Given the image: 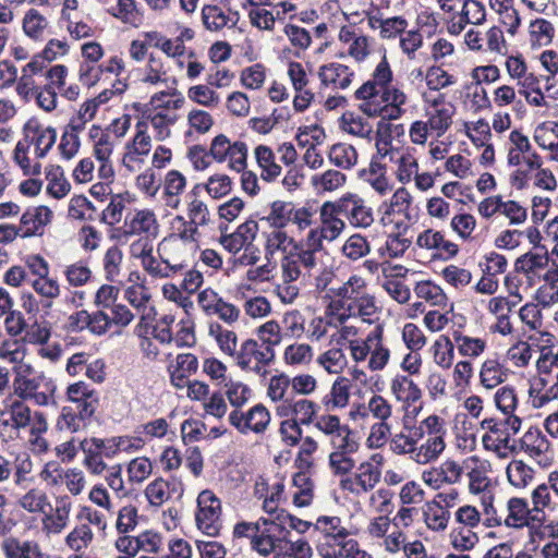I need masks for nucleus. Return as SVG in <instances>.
Wrapping results in <instances>:
<instances>
[{"label": "nucleus", "instance_id": "48", "mask_svg": "<svg viewBox=\"0 0 558 558\" xmlns=\"http://www.w3.org/2000/svg\"><path fill=\"white\" fill-rule=\"evenodd\" d=\"M229 157V167L238 172H241L246 167L247 146L244 142H234L231 146Z\"/></svg>", "mask_w": 558, "mask_h": 558}, {"label": "nucleus", "instance_id": "63", "mask_svg": "<svg viewBox=\"0 0 558 558\" xmlns=\"http://www.w3.org/2000/svg\"><path fill=\"white\" fill-rule=\"evenodd\" d=\"M284 33L294 47L306 49L312 43L310 33L305 28H301L296 25L288 24L284 27Z\"/></svg>", "mask_w": 558, "mask_h": 558}, {"label": "nucleus", "instance_id": "62", "mask_svg": "<svg viewBox=\"0 0 558 558\" xmlns=\"http://www.w3.org/2000/svg\"><path fill=\"white\" fill-rule=\"evenodd\" d=\"M350 454L341 453V452H331L329 454V465L333 470V473L337 475H343L351 472L354 468L355 463Z\"/></svg>", "mask_w": 558, "mask_h": 558}, {"label": "nucleus", "instance_id": "40", "mask_svg": "<svg viewBox=\"0 0 558 558\" xmlns=\"http://www.w3.org/2000/svg\"><path fill=\"white\" fill-rule=\"evenodd\" d=\"M93 539L92 530L87 524H82L81 526L74 529L66 536V544L69 547L75 551H80L82 548L87 547V545Z\"/></svg>", "mask_w": 558, "mask_h": 558}, {"label": "nucleus", "instance_id": "44", "mask_svg": "<svg viewBox=\"0 0 558 558\" xmlns=\"http://www.w3.org/2000/svg\"><path fill=\"white\" fill-rule=\"evenodd\" d=\"M345 175L338 170H327L320 177L313 178V184L325 191H333L344 184Z\"/></svg>", "mask_w": 558, "mask_h": 558}, {"label": "nucleus", "instance_id": "53", "mask_svg": "<svg viewBox=\"0 0 558 558\" xmlns=\"http://www.w3.org/2000/svg\"><path fill=\"white\" fill-rule=\"evenodd\" d=\"M318 362L329 373H337L345 364V356L341 349H330L318 359Z\"/></svg>", "mask_w": 558, "mask_h": 558}, {"label": "nucleus", "instance_id": "14", "mask_svg": "<svg viewBox=\"0 0 558 558\" xmlns=\"http://www.w3.org/2000/svg\"><path fill=\"white\" fill-rule=\"evenodd\" d=\"M424 521L428 529L433 531H444L448 526L450 512L440 507L437 502H427L424 508Z\"/></svg>", "mask_w": 558, "mask_h": 558}, {"label": "nucleus", "instance_id": "46", "mask_svg": "<svg viewBox=\"0 0 558 558\" xmlns=\"http://www.w3.org/2000/svg\"><path fill=\"white\" fill-rule=\"evenodd\" d=\"M452 123V113L446 109H436V111L430 114L427 124L430 130L436 131L437 135H442Z\"/></svg>", "mask_w": 558, "mask_h": 558}, {"label": "nucleus", "instance_id": "17", "mask_svg": "<svg viewBox=\"0 0 558 558\" xmlns=\"http://www.w3.org/2000/svg\"><path fill=\"white\" fill-rule=\"evenodd\" d=\"M47 26V19L36 9H31L25 13L23 19V31L29 38L40 40Z\"/></svg>", "mask_w": 558, "mask_h": 558}, {"label": "nucleus", "instance_id": "30", "mask_svg": "<svg viewBox=\"0 0 558 558\" xmlns=\"http://www.w3.org/2000/svg\"><path fill=\"white\" fill-rule=\"evenodd\" d=\"M433 348L435 363L444 368H449L454 355V347L451 340L444 337V340H437Z\"/></svg>", "mask_w": 558, "mask_h": 558}, {"label": "nucleus", "instance_id": "38", "mask_svg": "<svg viewBox=\"0 0 558 558\" xmlns=\"http://www.w3.org/2000/svg\"><path fill=\"white\" fill-rule=\"evenodd\" d=\"M454 82L453 77L439 66H430L426 72V84L432 90H439Z\"/></svg>", "mask_w": 558, "mask_h": 558}, {"label": "nucleus", "instance_id": "18", "mask_svg": "<svg viewBox=\"0 0 558 558\" xmlns=\"http://www.w3.org/2000/svg\"><path fill=\"white\" fill-rule=\"evenodd\" d=\"M86 426L87 424L78 417L72 405H66L61 409V413L56 423L58 430L69 433H76Z\"/></svg>", "mask_w": 558, "mask_h": 558}, {"label": "nucleus", "instance_id": "61", "mask_svg": "<svg viewBox=\"0 0 558 558\" xmlns=\"http://www.w3.org/2000/svg\"><path fill=\"white\" fill-rule=\"evenodd\" d=\"M442 276L450 284L466 286L471 282L472 275L469 270L449 265L442 270Z\"/></svg>", "mask_w": 558, "mask_h": 558}, {"label": "nucleus", "instance_id": "33", "mask_svg": "<svg viewBox=\"0 0 558 558\" xmlns=\"http://www.w3.org/2000/svg\"><path fill=\"white\" fill-rule=\"evenodd\" d=\"M342 252L348 258L356 260L369 252V246L364 236L353 234L345 241Z\"/></svg>", "mask_w": 558, "mask_h": 558}, {"label": "nucleus", "instance_id": "4", "mask_svg": "<svg viewBox=\"0 0 558 558\" xmlns=\"http://www.w3.org/2000/svg\"><path fill=\"white\" fill-rule=\"evenodd\" d=\"M13 385L15 393L24 400L28 399L32 393L39 389H46L51 395L57 389L52 379L46 377L43 373L34 374L32 377H28L27 374H17Z\"/></svg>", "mask_w": 558, "mask_h": 558}, {"label": "nucleus", "instance_id": "49", "mask_svg": "<svg viewBox=\"0 0 558 558\" xmlns=\"http://www.w3.org/2000/svg\"><path fill=\"white\" fill-rule=\"evenodd\" d=\"M317 405L315 402L302 399L293 403L291 413L299 416V424L308 425L313 422Z\"/></svg>", "mask_w": 558, "mask_h": 558}, {"label": "nucleus", "instance_id": "35", "mask_svg": "<svg viewBox=\"0 0 558 558\" xmlns=\"http://www.w3.org/2000/svg\"><path fill=\"white\" fill-rule=\"evenodd\" d=\"M375 23H378L383 38H393L402 34L408 26L407 20L401 16H393L386 20L375 19Z\"/></svg>", "mask_w": 558, "mask_h": 558}, {"label": "nucleus", "instance_id": "1", "mask_svg": "<svg viewBox=\"0 0 558 558\" xmlns=\"http://www.w3.org/2000/svg\"><path fill=\"white\" fill-rule=\"evenodd\" d=\"M221 504L219 498L209 489L199 493L197 497L196 525L208 536H217L221 529Z\"/></svg>", "mask_w": 558, "mask_h": 558}, {"label": "nucleus", "instance_id": "31", "mask_svg": "<svg viewBox=\"0 0 558 558\" xmlns=\"http://www.w3.org/2000/svg\"><path fill=\"white\" fill-rule=\"evenodd\" d=\"M360 473L355 475L356 483L362 492H368L379 482L380 472L368 462L362 463L359 468Z\"/></svg>", "mask_w": 558, "mask_h": 558}, {"label": "nucleus", "instance_id": "19", "mask_svg": "<svg viewBox=\"0 0 558 558\" xmlns=\"http://www.w3.org/2000/svg\"><path fill=\"white\" fill-rule=\"evenodd\" d=\"M445 449V441L441 435H435L427 439L425 445H422L420 450L415 453L414 460L417 463H427L436 459Z\"/></svg>", "mask_w": 558, "mask_h": 558}, {"label": "nucleus", "instance_id": "34", "mask_svg": "<svg viewBox=\"0 0 558 558\" xmlns=\"http://www.w3.org/2000/svg\"><path fill=\"white\" fill-rule=\"evenodd\" d=\"M331 400L328 399V396L325 397L324 402L328 407L329 403H332L333 408H343L347 405L349 401V386H348V379L341 377L338 378L330 391Z\"/></svg>", "mask_w": 558, "mask_h": 558}, {"label": "nucleus", "instance_id": "25", "mask_svg": "<svg viewBox=\"0 0 558 558\" xmlns=\"http://www.w3.org/2000/svg\"><path fill=\"white\" fill-rule=\"evenodd\" d=\"M280 330V326L276 320H268L258 327L257 336L262 342V347L275 350V347L282 340Z\"/></svg>", "mask_w": 558, "mask_h": 558}, {"label": "nucleus", "instance_id": "27", "mask_svg": "<svg viewBox=\"0 0 558 558\" xmlns=\"http://www.w3.org/2000/svg\"><path fill=\"white\" fill-rule=\"evenodd\" d=\"M450 541L453 548L465 551L471 550L478 542L477 535L470 527L453 529L450 533Z\"/></svg>", "mask_w": 558, "mask_h": 558}, {"label": "nucleus", "instance_id": "24", "mask_svg": "<svg viewBox=\"0 0 558 558\" xmlns=\"http://www.w3.org/2000/svg\"><path fill=\"white\" fill-rule=\"evenodd\" d=\"M279 537L272 529L266 527L260 533L252 534L251 545L260 555L268 556L275 549V543Z\"/></svg>", "mask_w": 558, "mask_h": 558}, {"label": "nucleus", "instance_id": "39", "mask_svg": "<svg viewBox=\"0 0 558 558\" xmlns=\"http://www.w3.org/2000/svg\"><path fill=\"white\" fill-rule=\"evenodd\" d=\"M226 395L231 405L240 408L247 402L251 389L246 385L229 380L226 383Z\"/></svg>", "mask_w": 558, "mask_h": 558}, {"label": "nucleus", "instance_id": "37", "mask_svg": "<svg viewBox=\"0 0 558 558\" xmlns=\"http://www.w3.org/2000/svg\"><path fill=\"white\" fill-rule=\"evenodd\" d=\"M292 514H290L284 509H279L278 511H274V517L271 519H263V523L265 525H269V529H272L276 534H278L280 537L279 539L286 541L287 534H289V531H287V525L291 522Z\"/></svg>", "mask_w": 558, "mask_h": 558}, {"label": "nucleus", "instance_id": "12", "mask_svg": "<svg viewBox=\"0 0 558 558\" xmlns=\"http://www.w3.org/2000/svg\"><path fill=\"white\" fill-rule=\"evenodd\" d=\"M509 515L505 520L507 526L522 527L530 525V509L527 501L523 498L513 497L508 501Z\"/></svg>", "mask_w": 558, "mask_h": 558}, {"label": "nucleus", "instance_id": "59", "mask_svg": "<svg viewBox=\"0 0 558 558\" xmlns=\"http://www.w3.org/2000/svg\"><path fill=\"white\" fill-rule=\"evenodd\" d=\"M232 144L225 134H219L211 141L209 155L218 162H223L230 154Z\"/></svg>", "mask_w": 558, "mask_h": 558}, {"label": "nucleus", "instance_id": "47", "mask_svg": "<svg viewBox=\"0 0 558 558\" xmlns=\"http://www.w3.org/2000/svg\"><path fill=\"white\" fill-rule=\"evenodd\" d=\"M154 225H156L154 213L149 210H141L136 213L130 222L131 233L140 234L150 232Z\"/></svg>", "mask_w": 558, "mask_h": 558}, {"label": "nucleus", "instance_id": "21", "mask_svg": "<svg viewBox=\"0 0 558 558\" xmlns=\"http://www.w3.org/2000/svg\"><path fill=\"white\" fill-rule=\"evenodd\" d=\"M533 469L523 461L514 460L507 468L509 482L515 487H524L533 477Z\"/></svg>", "mask_w": 558, "mask_h": 558}, {"label": "nucleus", "instance_id": "52", "mask_svg": "<svg viewBox=\"0 0 558 558\" xmlns=\"http://www.w3.org/2000/svg\"><path fill=\"white\" fill-rule=\"evenodd\" d=\"M284 359L289 364H301L312 359V348L308 344H291L284 351Z\"/></svg>", "mask_w": 558, "mask_h": 558}, {"label": "nucleus", "instance_id": "6", "mask_svg": "<svg viewBox=\"0 0 558 558\" xmlns=\"http://www.w3.org/2000/svg\"><path fill=\"white\" fill-rule=\"evenodd\" d=\"M338 206L339 201L336 203L326 202L320 207L322 227L318 229L327 241L336 240L344 228V222L337 217L338 215H343L338 209Z\"/></svg>", "mask_w": 558, "mask_h": 558}, {"label": "nucleus", "instance_id": "58", "mask_svg": "<svg viewBox=\"0 0 558 558\" xmlns=\"http://www.w3.org/2000/svg\"><path fill=\"white\" fill-rule=\"evenodd\" d=\"M128 472L131 481L143 482L151 473V463L147 458L133 459Z\"/></svg>", "mask_w": 558, "mask_h": 558}, {"label": "nucleus", "instance_id": "64", "mask_svg": "<svg viewBox=\"0 0 558 558\" xmlns=\"http://www.w3.org/2000/svg\"><path fill=\"white\" fill-rule=\"evenodd\" d=\"M227 108L238 117H245L250 111L248 98L241 92H233L227 99Z\"/></svg>", "mask_w": 558, "mask_h": 558}, {"label": "nucleus", "instance_id": "54", "mask_svg": "<svg viewBox=\"0 0 558 558\" xmlns=\"http://www.w3.org/2000/svg\"><path fill=\"white\" fill-rule=\"evenodd\" d=\"M71 509V502L69 499L61 498L58 500L57 508H56V514L53 517H48V520L52 521L51 531L54 533H60L62 529L66 525V520L69 518Z\"/></svg>", "mask_w": 558, "mask_h": 558}, {"label": "nucleus", "instance_id": "41", "mask_svg": "<svg viewBox=\"0 0 558 558\" xmlns=\"http://www.w3.org/2000/svg\"><path fill=\"white\" fill-rule=\"evenodd\" d=\"M402 338L407 348L410 349L411 351H418L426 343V338L422 330L412 323H408L404 325Z\"/></svg>", "mask_w": 558, "mask_h": 558}, {"label": "nucleus", "instance_id": "42", "mask_svg": "<svg viewBox=\"0 0 558 558\" xmlns=\"http://www.w3.org/2000/svg\"><path fill=\"white\" fill-rule=\"evenodd\" d=\"M381 92L383 89L372 81L365 82L354 94L356 99L363 101L359 109L362 111V107L368 104L379 105Z\"/></svg>", "mask_w": 558, "mask_h": 558}, {"label": "nucleus", "instance_id": "9", "mask_svg": "<svg viewBox=\"0 0 558 558\" xmlns=\"http://www.w3.org/2000/svg\"><path fill=\"white\" fill-rule=\"evenodd\" d=\"M24 132L25 141H27L29 132L37 134V137L34 141V144L36 145L37 158H44L57 141V131L52 126L40 130L39 125L32 126L28 122L24 126Z\"/></svg>", "mask_w": 558, "mask_h": 558}, {"label": "nucleus", "instance_id": "10", "mask_svg": "<svg viewBox=\"0 0 558 558\" xmlns=\"http://www.w3.org/2000/svg\"><path fill=\"white\" fill-rule=\"evenodd\" d=\"M9 418L2 421V425L12 426L15 429L25 428L31 423V409L22 401H12L2 412V416Z\"/></svg>", "mask_w": 558, "mask_h": 558}, {"label": "nucleus", "instance_id": "56", "mask_svg": "<svg viewBox=\"0 0 558 558\" xmlns=\"http://www.w3.org/2000/svg\"><path fill=\"white\" fill-rule=\"evenodd\" d=\"M495 402L496 407L505 414L512 412L517 407L514 389L511 387H502L498 389L495 395Z\"/></svg>", "mask_w": 558, "mask_h": 558}, {"label": "nucleus", "instance_id": "32", "mask_svg": "<svg viewBox=\"0 0 558 558\" xmlns=\"http://www.w3.org/2000/svg\"><path fill=\"white\" fill-rule=\"evenodd\" d=\"M414 292L420 299L432 302L433 305H439L446 300V294L441 288L430 281H421L415 288Z\"/></svg>", "mask_w": 558, "mask_h": 558}, {"label": "nucleus", "instance_id": "60", "mask_svg": "<svg viewBox=\"0 0 558 558\" xmlns=\"http://www.w3.org/2000/svg\"><path fill=\"white\" fill-rule=\"evenodd\" d=\"M282 440L288 446H295L302 438V428L295 420H286L280 425Z\"/></svg>", "mask_w": 558, "mask_h": 558}, {"label": "nucleus", "instance_id": "20", "mask_svg": "<svg viewBox=\"0 0 558 558\" xmlns=\"http://www.w3.org/2000/svg\"><path fill=\"white\" fill-rule=\"evenodd\" d=\"M362 112L366 114L367 117H381L380 121L386 120H397L399 119L404 110L401 108V106H393V105H387L383 104V100L379 101V105H364L362 107Z\"/></svg>", "mask_w": 558, "mask_h": 558}, {"label": "nucleus", "instance_id": "45", "mask_svg": "<svg viewBox=\"0 0 558 558\" xmlns=\"http://www.w3.org/2000/svg\"><path fill=\"white\" fill-rule=\"evenodd\" d=\"M187 95L193 101L209 107L219 102V96L205 85L190 87Z\"/></svg>", "mask_w": 558, "mask_h": 558}, {"label": "nucleus", "instance_id": "5", "mask_svg": "<svg viewBox=\"0 0 558 558\" xmlns=\"http://www.w3.org/2000/svg\"><path fill=\"white\" fill-rule=\"evenodd\" d=\"M275 356L274 349H266L262 344L259 345L257 340L247 339L242 343L236 359L238 365L242 369H246L250 367L252 359L256 360L259 364L268 365L275 360Z\"/></svg>", "mask_w": 558, "mask_h": 558}, {"label": "nucleus", "instance_id": "57", "mask_svg": "<svg viewBox=\"0 0 558 558\" xmlns=\"http://www.w3.org/2000/svg\"><path fill=\"white\" fill-rule=\"evenodd\" d=\"M124 209V202L121 194L113 195L111 202L102 213V220L110 226L120 222L122 211Z\"/></svg>", "mask_w": 558, "mask_h": 558}, {"label": "nucleus", "instance_id": "23", "mask_svg": "<svg viewBox=\"0 0 558 558\" xmlns=\"http://www.w3.org/2000/svg\"><path fill=\"white\" fill-rule=\"evenodd\" d=\"M20 506L28 512H43L46 513V508L51 510L48 502L47 495L39 489H31L21 499Z\"/></svg>", "mask_w": 558, "mask_h": 558}, {"label": "nucleus", "instance_id": "55", "mask_svg": "<svg viewBox=\"0 0 558 558\" xmlns=\"http://www.w3.org/2000/svg\"><path fill=\"white\" fill-rule=\"evenodd\" d=\"M265 80L264 68L260 64H254L245 69L241 74L242 84L246 88L256 89L259 88Z\"/></svg>", "mask_w": 558, "mask_h": 558}, {"label": "nucleus", "instance_id": "8", "mask_svg": "<svg viewBox=\"0 0 558 558\" xmlns=\"http://www.w3.org/2000/svg\"><path fill=\"white\" fill-rule=\"evenodd\" d=\"M318 74L323 84H338L342 89L351 84V77L353 76L349 66L336 62L320 66Z\"/></svg>", "mask_w": 558, "mask_h": 558}, {"label": "nucleus", "instance_id": "7", "mask_svg": "<svg viewBox=\"0 0 558 558\" xmlns=\"http://www.w3.org/2000/svg\"><path fill=\"white\" fill-rule=\"evenodd\" d=\"M52 211L46 206H39L35 213L25 211L21 217V225L24 228L22 238H31L33 235H41L43 228L50 223Z\"/></svg>", "mask_w": 558, "mask_h": 558}, {"label": "nucleus", "instance_id": "13", "mask_svg": "<svg viewBox=\"0 0 558 558\" xmlns=\"http://www.w3.org/2000/svg\"><path fill=\"white\" fill-rule=\"evenodd\" d=\"M391 390L398 400L407 402H416L422 397L418 386L408 376H397L391 383Z\"/></svg>", "mask_w": 558, "mask_h": 558}, {"label": "nucleus", "instance_id": "29", "mask_svg": "<svg viewBox=\"0 0 558 558\" xmlns=\"http://www.w3.org/2000/svg\"><path fill=\"white\" fill-rule=\"evenodd\" d=\"M547 253L544 256H542L529 252L517 258L514 263V270L517 272L529 274L537 268H544L545 266H547Z\"/></svg>", "mask_w": 558, "mask_h": 558}, {"label": "nucleus", "instance_id": "36", "mask_svg": "<svg viewBox=\"0 0 558 558\" xmlns=\"http://www.w3.org/2000/svg\"><path fill=\"white\" fill-rule=\"evenodd\" d=\"M205 189L214 198H220L231 192L232 181L227 174H215L208 179Z\"/></svg>", "mask_w": 558, "mask_h": 558}, {"label": "nucleus", "instance_id": "43", "mask_svg": "<svg viewBox=\"0 0 558 558\" xmlns=\"http://www.w3.org/2000/svg\"><path fill=\"white\" fill-rule=\"evenodd\" d=\"M485 8L476 0H464L461 20L464 23L481 24L485 20Z\"/></svg>", "mask_w": 558, "mask_h": 558}, {"label": "nucleus", "instance_id": "50", "mask_svg": "<svg viewBox=\"0 0 558 558\" xmlns=\"http://www.w3.org/2000/svg\"><path fill=\"white\" fill-rule=\"evenodd\" d=\"M137 524V509L133 506L123 507L118 514L117 519V530L121 534H125L132 530Z\"/></svg>", "mask_w": 558, "mask_h": 558}, {"label": "nucleus", "instance_id": "2", "mask_svg": "<svg viewBox=\"0 0 558 558\" xmlns=\"http://www.w3.org/2000/svg\"><path fill=\"white\" fill-rule=\"evenodd\" d=\"M229 422L241 434H247L250 430L255 434L264 433L270 423V413L263 404H256L246 413L233 410L229 414Z\"/></svg>", "mask_w": 558, "mask_h": 558}, {"label": "nucleus", "instance_id": "22", "mask_svg": "<svg viewBox=\"0 0 558 558\" xmlns=\"http://www.w3.org/2000/svg\"><path fill=\"white\" fill-rule=\"evenodd\" d=\"M294 206L292 203L276 201L271 204V210L267 220L275 228H283L291 220Z\"/></svg>", "mask_w": 558, "mask_h": 558}, {"label": "nucleus", "instance_id": "26", "mask_svg": "<svg viewBox=\"0 0 558 558\" xmlns=\"http://www.w3.org/2000/svg\"><path fill=\"white\" fill-rule=\"evenodd\" d=\"M365 287V281L357 276H352L347 282L338 288H330L329 293L340 299L356 300L361 290Z\"/></svg>", "mask_w": 558, "mask_h": 558}, {"label": "nucleus", "instance_id": "28", "mask_svg": "<svg viewBox=\"0 0 558 558\" xmlns=\"http://www.w3.org/2000/svg\"><path fill=\"white\" fill-rule=\"evenodd\" d=\"M170 482L157 478L145 489V495L151 506L159 507L170 496Z\"/></svg>", "mask_w": 558, "mask_h": 558}, {"label": "nucleus", "instance_id": "15", "mask_svg": "<svg viewBox=\"0 0 558 558\" xmlns=\"http://www.w3.org/2000/svg\"><path fill=\"white\" fill-rule=\"evenodd\" d=\"M202 21L206 29L218 32L229 25L231 16L227 15L219 5L208 4L202 9Z\"/></svg>", "mask_w": 558, "mask_h": 558}, {"label": "nucleus", "instance_id": "3", "mask_svg": "<svg viewBox=\"0 0 558 558\" xmlns=\"http://www.w3.org/2000/svg\"><path fill=\"white\" fill-rule=\"evenodd\" d=\"M338 209L349 216L352 225L366 228L373 222L371 208L363 205V201L353 194H348L339 199Z\"/></svg>", "mask_w": 558, "mask_h": 558}, {"label": "nucleus", "instance_id": "51", "mask_svg": "<svg viewBox=\"0 0 558 558\" xmlns=\"http://www.w3.org/2000/svg\"><path fill=\"white\" fill-rule=\"evenodd\" d=\"M122 262V252L121 250L113 245L109 247L105 254L104 265L106 270V278L109 281H113L114 277L119 272V265Z\"/></svg>", "mask_w": 558, "mask_h": 558}, {"label": "nucleus", "instance_id": "11", "mask_svg": "<svg viewBox=\"0 0 558 558\" xmlns=\"http://www.w3.org/2000/svg\"><path fill=\"white\" fill-rule=\"evenodd\" d=\"M147 124L144 121L136 123L137 133L132 143L126 145L129 153L123 157V165L131 169L126 159L134 161V155H147L150 148V136L146 133Z\"/></svg>", "mask_w": 558, "mask_h": 558}, {"label": "nucleus", "instance_id": "16", "mask_svg": "<svg viewBox=\"0 0 558 558\" xmlns=\"http://www.w3.org/2000/svg\"><path fill=\"white\" fill-rule=\"evenodd\" d=\"M329 160L337 167L349 169L357 161V153L352 145L338 143L329 150Z\"/></svg>", "mask_w": 558, "mask_h": 558}]
</instances>
